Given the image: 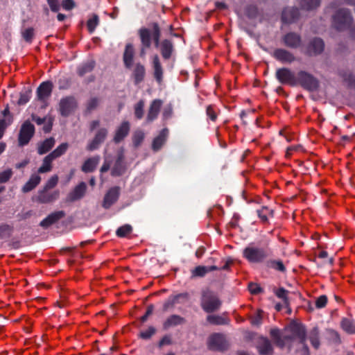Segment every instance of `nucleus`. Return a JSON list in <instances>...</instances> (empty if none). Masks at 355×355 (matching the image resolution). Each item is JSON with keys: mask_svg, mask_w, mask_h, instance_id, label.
Returning <instances> with one entry per match:
<instances>
[{"mask_svg": "<svg viewBox=\"0 0 355 355\" xmlns=\"http://www.w3.org/2000/svg\"><path fill=\"white\" fill-rule=\"evenodd\" d=\"M221 305L222 301L214 291L209 288L201 291L200 306L205 312L211 313L217 311Z\"/></svg>", "mask_w": 355, "mask_h": 355, "instance_id": "1", "label": "nucleus"}, {"mask_svg": "<svg viewBox=\"0 0 355 355\" xmlns=\"http://www.w3.org/2000/svg\"><path fill=\"white\" fill-rule=\"evenodd\" d=\"M295 83L296 85H300L309 92H317L320 87V80L312 73L304 70H300L297 73Z\"/></svg>", "mask_w": 355, "mask_h": 355, "instance_id": "2", "label": "nucleus"}, {"mask_svg": "<svg viewBox=\"0 0 355 355\" xmlns=\"http://www.w3.org/2000/svg\"><path fill=\"white\" fill-rule=\"evenodd\" d=\"M353 22L351 12L347 8L338 9L332 16V26L338 31L349 29Z\"/></svg>", "mask_w": 355, "mask_h": 355, "instance_id": "3", "label": "nucleus"}, {"mask_svg": "<svg viewBox=\"0 0 355 355\" xmlns=\"http://www.w3.org/2000/svg\"><path fill=\"white\" fill-rule=\"evenodd\" d=\"M269 256V250L263 248L248 246L243 251V257L252 263H262Z\"/></svg>", "mask_w": 355, "mask_h": 355, "instance_id": "4", "label": "nucleus"}, {"mask_svg": "<svg viewBox=\"0 0 355 355\" xmlns=\"http://www.w3.org/2000/svg\"><path fill=\"white\" fill-rule=\"evenodd\" d=\"M324 46V42L322 38L314 37L305 45L303 53L309 57L318 56L323 53Z\"/></svg>", "mask_w": 355, "mask_h": 355, "instance_id": "5", "label": "nucleus"}, {"mask_svg": "<svg viewBox=\"0 0 355 355\" xmlns=\"http://www.w3.org/2000/svg\"><path fill=\"white\" fill-rule=\"evenodd\" d=\"M35 134V126L29 121L23 123L18 135V144L19 146L27 145Z\"/></svg>", "mask_w": 355, "mask_h": 355, "instance_id": "6", "label": "nucleus"}, {"mask_svg": "<svg viewBox=\"0 0 355 355\" xmlns=\"http://www.w3.org/2000/svg\"><path fill=\"white\" fill-rule=\"evenodd\" d=\"M275 78L282 85L296 86V76L289 68L282 67L276 70Z\"/></svg>", "mask_w": 355, "mask_h": 355, "instance_id": "7", "label": "nucleus"}, {"mask_svg": "<svg viewBox=\"0 0 355 355\" xmlns=\"http://www.w3.org/2000/svg\"><path fill=\"white\" fill-rule=\"evenodd\" d=\"M208 347L211 350L223 352L227 349L228 345L223 334L216 333L209 338Z\"/></svg>", "mask_w": 355, "mask_h": 355, "instance_id": "8", "label": "nucleus"}, {"mask_svg": "<svg viewBox=\"0 0 355 355\" xmlns=\"http://www.w3.org/2000/svg\"><path fill=\"white\" fill-rule=\"evenodd\" d=\"M283 44L292 49H297L301 47L302 44V37L295 32H288L282 37Z\"/></svg>", "mask_w": 355, "mask_h": 355, "instance_id": "9", "label": "nucleus"}, {"mask_svg": "<svg viewBox=\"0 0 355 355\" xmlns=\"http://www.w3.org/2000/svg\"><path fill=\"white\" fill-rule=\"evenodd\" d=\"M77 103L73 96H66L61 98L59 103V111L62 116H68L76 109Z\"/></svg>", "mask_w": 355, "mask_h": 355, "instance_id": "10", "label": "nucleus"}, {"mask_svg": "<svg viewBox=\"0 0 355 355\" xmlns=\"http://www.w3.org/2000/svg\"><path fill=\"white\" fill-rule=\"evenodd\" d=\"M138 34L141 44L139 55L141 58H144L146 49L151 46V31L150 29L143 27L139 30Z\"/></svg>", "mask_w": 355, "mask_h": 355, "instance_id": "11", "label": "nucleus"}, {"mask_svg": "<svg viewBox=\"0 0 355 355\" xmlns=\"http://www.w3.org/2000/svg\"><path fill=\"white\" fill-rule=\"evenodd\" d=\"M290 330L295 338L299 339V342L302 344L306 352H308V347L306 345V331L304 326L302 324L293 322L290 325Z\"/></svg>", "mask_w": 355, "mask_h": 355, "instance_id": "12", "label": "nucleus"}, {"mask_svg": "<svg viewBox=\"0 0 355 355\" xmlns=\"http://www.w3.org/2000/svg\"><path fill=\"white\" fill-rule=\"evenodd\" d=\"M272 57L282 64H291L296 60V58L292 52L282 48L275 49Z\"/></svg>", "mask_w": 355, "mask_h": 355, "instance_id": "13", "label": "nucleus"}, {"mask_svg": "<svg viewBox=\"0 0 355 355\" xmlns=\"http://www.w3.org/2000/svg\"><path fill=\"white\" fill-rule=\"evenodd\" d=\"M60 196L59 190L50 191L49 190H40L36 196V201L42 204L51 203L58 199Z\"/></svg>", "mask_w": 355, "mask_h": 355, "instance_id": "14", "label": "nucleus"}, {"mask_svg": "<svg viewBox=\"0 0 355 355\" xmlns=\"http://www.w3.org/2000/svg\"><path fill=\"white\" fill-rule=\"evenodd\" d=\"M108 131L105 128H100L95 134L93 139L87 144V150L89 151H93L99 148L100 145L104 142Z\"/></svg>", "mask_w": 355, "mask_h": 355, "instance_id": "15", "label": "nucleus"}, {"mask_svg": "<svg viewBox=\"0 0 355 355\" xmlns=\"http://www.w3.org/2000/svg\"><path fill=\"white\" fill-rule=\"evenodd\" d=\"M119 195V187H113L110 188L104 196L102 206L106 209H109L118 200Z\"/></svg>", "mask_w": 355, "mask_h": 355, "instance_id": "16", "label": "nucleus"}, {"mask_svg": "<svg viewBox=\"0 0 355 355\" xmlns=\"http://www.w3.org/2000/svg\"><path fill=\"white\" fill-rule=\"evenodd\" d=\"M66 216V213L64 211H54L49 215H48L45 218H44L40 223V225L46 229L49 227L51 225L55 224L58 220L62 219Z\"/></svg>", "mask_w": 355, "mask_h": 355, "instance_id": "17", "label": "nucleus"}, {"mask_svg": "<svg viewBox=\"0 0 355 355\" xmlns=\"http://www.w3.org/2000/svg\"><path fill=\"white\" fill-rule=\"evenodd\" d=\"M300 17V11L297 8H286L282 13V21L284 24L295 22Z\"/></svg>", "mask_w": 355, "mask_h": 355, "instance_id": "18", "label": "nucleus"}, {"mask_svg": "<svg viewBox=\"0 0 355 355\" xmlns=\"http://www.w3.org/2000/svg\"><path fill=\"white\" fill-rule=\"evenodd\" d=\"M53 84L51 81L42 82L37 89V99L44 101L51 94Z\"/></svg>", "mask_w": 355, "mask_h": 355, "instance_id": "19", "label": "nucleus"}, {"mask_svg": "<svg viewBox=\"0 0 355 355\" xmlns=\"http://www.w3.org/2000/svg\"><path fill=\"white\" fill-rule=\"evenodd\" d=\"M162 105V101L160 99H155L151 102L146 116L148 123L153 122L157 118Z\"/></svg>", "mask_w": 355, "mask_h": 355, "instance_id": "20", "label": "nucleus"}, {"mask_svg": "<svg viewBox=\"0 0 355 355\" xmlns=\"http://www.w3.org/2000/svg\"><path fill=\"white\" fill-rule=\"evenodd\" d=\"M135 56L134 46L131 43H128L125 45V49L123 53V62L124 67L130 69L132 68L133 64V60Z\"/></svg>", "mask_w": 355, "mask_h": 355, "instance_id": "21", "label": "nucleus"}, {"mask_svg": "<svg viewBox=\"0 0 355 355\" xmlns=\"http://www.w3.org/2000/svg\"><path fill=\"white\" fill-rule=\"evenodd\" d=\"M86 189V184L84 182H81L71 192L68 194L67 201L73 202L82 198L85 193Z\"/></svg>", "mask_w": 355, "mask_h": 355, "instance_id": "22", "label": "nucleus"}, {"mask_svg": "<svg viewBox=\"0 0 355 355\" xmlns=\"http://www.w3.org/2000/svg\"><path fill=\"white\" fill-rule=\"evenodd\" d=\"M146 76V68L141 62L135 64L132 72V77L134 80L135 85H139L144 81Z\"/></svg>", "mask_w": 355, "mask_h": 355, "instance_id": "23", "label": "nucleus"}, {"mask_svg": "<svg viewBox=\"0 0 355 355\" xmlns=\"http://www.w3.org/2000/svg\"><path fill=\"white\" fill-rule=\"evenodd\" d=\"M130 123L128 121H123L119 127L116 129L114 136L113 141L118 144L126 137L130 132Z\"/></svg>", "mask_w": 355, "mask_h": 355, "instance_id": "24", "label": "nucleus"}, {"mask_svg": "<svg viewBox=\"0 0 355 355\" xmlns=\"http://www.w3.org/2000/svg\"><path fill=\"white\" fill-rule=\"evenodd\" d=\"M257 347L261 355H270L273 352L272 344L266 337L261 336L259 338Z\"/></svg>", "mask_w": 355, "mask_h": 355, "instance_id": "25", "label": "nucleus"}, {"mask_svg": "<svg viewBox=\"0 0 355 355\" xmlns=\"http://www.w3.org/2000/svg\"><path fill=\"white\" fill-rule=\"evenodd\" d=\"M160 53L164 60H169L174 51L173 43L171 40L164 39L160 44Z\"/></svg>", "mask_w": 355, "mask_h": 355, "instance_id": "26", "label": "nucleus"}, {"mask_svg": "<svg viewBox=\"0 0 355 355\" xmlns=\"http://www.w3.org/2000/svg\"><path fill=\"white\" fill-rule=\"evenodd\" d=\"M152 67L155 79L158 83H161L163 80L164 70L157 55H155L153 58Z\"/></svg>", "mask_w": 355, "mask_h": 355, "instance_id": "27", "label": "nucleus"}, {"mask_svg": "<svg viewBox=\"0 0 355 355\" xmlns=\"http://www.w3.org/2000/svg\"><path fill=\"white\" fill-rule=\"evenodd\" d=\"M126 171L125 165L123 163V155H119L114 163L111 171V175L113 177H119L122 175Z\"/></svg>", "mask_w": 355, "mask_h": 355, "instance_id": "28", "label": "nucleus"}, {"mask_svg": "<svg viewBox=\"0 0 355 355\" xmlns=\"http://www.w3.org/2000/svg\"><path fill=\"white\" fill-rule=\"evenodd\" d=\"M100 159L101 157L99 155L87 159L82 165V171L86 173L93 172L98 164Z\"/></svg>", "mask_w": 355, "mask_h": 355, "instance_id": "29", "label": "nucleus"}, {"mask_svg": "<svg viewBox=\"0 0 355 355\" xmlns=\"http://www.w3.org/2000/svg\"><path fill=\"white\" fill-rule=\"evenodd\" d=\"M168 135V130L164 128L161 130L158 136L153 141L152 148L155 151L159 150L164 144Z\"/></svg>", "mask_w": 355, "mask_h": 355, "instance_id": "30", "label": "nucleus"}, {"mask_svg": "<svg viewBox=\"0 0 355 355\" xmlns=\"http://www.w3.org/2000/svg\"><path fill=\"white\" fill-rule=\"evenodd\" d=\"M55 139L51 137L37 144V153L40 155L49 152L55 146Z\"/></svg>", "mask_w": 355, "mask_h": 355, "instance_id": "31", "label": "nucleus"}, {"mask_svg": "<svg viewBox=\"0 0 355 355\" xmlns=\"http://www.w3.org/2000/svg\"><path fill=\"white\" fill-rule=\"evenodd\" d=\"M340 328L347 334H355V320L352 318H343L340 324Z\"/></svg>", "mask_w": 355, "mask_h": 355, "instance_id": "32", "label": "nucleus"}, {"mask_svg": "<svg viewBox=\"0 0 355 355\" xmlns=\"http://www.w3.org/2000/svg\"><path fill=\"white\" fill-rule=\"evenodd\" d=\"M185 322V319L176 314H173L169 316L163 323V328L168 329L171 327H175L180 324H182Z\"/></svg>", "mask_w": 355, "mask_h": 355, "instance_id": "33", "label": "nucleus"}, {"mask_svg": "<svg viewBox=\"0 0 355 355\" xmlns=\"http://www.w3.org/2000/svg\"><path fill=\"white\" fill-rule=\"evenodd\" d=\"M96 66V62L93 60H88L80 64L77 67V74L83 77L86 73L92 72Z\"/></svg>", "mask_w": 355, "mask_h": 355, "instance_id": "34", "label": "nucleus"}, {"mask_svg": "<svg viewBox=\"0 0 355 355\" xmlns=\"http://www.w3.org/2000/svg\"><path fill=\"white\" fill-rule=\"evenodd\" d=\"M41 177L37 174H33L28 181L23 186L22 191L28 193L34 189L40 182Z\"/></svg>", "mask_w": 355, "mask_h": 355, "instance_id": "35", "label": "nucleus"}, {"mask_svg": "<svg viewBox=\"0 0 355 355\" xmlns=\"http://www.w3.org/2000/svg\"><path fill=\"white\" fill-rule=\"evenodd\" d=\"M225 313L221 315H208L207 316V321L214 325H225L228 324L230 320L225 317Z\"/></svg>", "mask_w": 355, "mask_h": 355, "instance_id": "36", "label": "nucleus"}, {"mask_svg": "<svg viewBox=\"0 0 355 355\" xmlns=\"http://www.w3.org/2000/svg\"><path fill=\"white\" fill-rule=\"evenodd\" d=\"M266 266L270 269L277 272L284 273L286 272V268L284 262L280 259H269L266 261Z\"/></svg>", "mask_w": 355, "mask_h": 355, "instance_id": "37", "label": "nucleus"}, {"mask_svg": "<svg viewBox=\"0 0 355 355\" xmlns=\"http://www.w3.org/2000/svg\"><path fill=\"white\" fill-rule=\"evenodd\" d=\"M270 336L273 342L279 347L283 348L285 345L284 341L282 338L281 330L277 327H274L270 331Z\"/></svg>", "mask_w": 355, "mask_h": 355, "instance_id": "38", "label": "nucleus"}, {"mask_svg": "<svg viewBox=\"0 0 355 355\" xmlns=\"http://www.w3.org/2000/svg\"><path fill=\"white\" fill-rule=\"evenodd\" d=\"M153 31L151 33V40L154 42L155 46L156 48H160V37H161V29L159 24L157 22L152 24Z\"/></svg>", "mask_w": 355, "mask_h": 355, "instance_id": "39", "label": "nucleus"}, {"mask_svg": "<svg viewBox=\"0 0 355 355\" xmlns=\"http://www.w3.org/2000/svg\"><path fill=\"white\" fill-rule=\"evenodd\" d=\"M339 75L347 84L348 87L355 88V76L349 71L340 70Z\"/></svg>", "mask_w": 355, "mask_h": 355, "instance_id": "40", "label": "nucleus"}, {"mask_svg": "<svg viewBox=\"0 0 355 355\" xmlns=\"http://www.w3.org/2000/svg\"><path fill=\"white\" fill-rule=\"evenodd\" d=\"M54 159L51 157L50 154L44 157L42 161V166L38 168L39 173H44L51 171L52 169V162Z\"/></svg>", "mask_w": 355, "mask_h": 355, "instance_id": "41", "label": "nucleus"}, {"mask_svg": "<svg viewBox=\"0 0 355 355\" xmlns=\"http://www.w3.org/2000/svg\"><path fill=\"white\" fill-rule=\"evenodd\" d=\"M257 213L263 223H267L268 221V216L273 217L274 215V211L266 206L262 207L261 209H258Z\"/></svg>", "mask_w": 355, "mask_h": 355, "instance_id": "42", "label": "nucleus"}, {"mask_svg": "<svg viewBox=\"0 0 355 355\" xmlns=\"http://www.w3.org/2000/svg\"><path fill=\"white\" fill-rule=\"evenodd\" d=\"M14 231V227L6 223L0 225V239H9Z\"/></svg>", "mask_w": 355, "mask_h": 355, "instance_id": "43", "label": "nucleus"}, {"mask_svg": "<svg viewBox=\"0 0 355 355\" xmlns=\"http://www.w3.org/2000/svg\"><path fill=\"white\" fill-rule=\"evenodd\" d=\"M68 148H69L68 143H67V142L62 143L49 154H50L51 157H52L54 159H55L61 157L64 154H65Z\"/></svg>", "mask_w": 355, "mask_h": 355, "instance_id": "44", "label": "nucleus"}, {"mask_svg": "<svg viewBox=\"0 0 355 355\" xmlns=\"http://www.w3.org/2000/svg\"><path fill=\"white\" fill-rule=\"evenodd\" d=\"M309 338L314 348L318 349L320 347L319 329L317 327L312 329Z\"/></svg>", "mask_w": 355, "mask_h": 355, "instance_id": "45", "label": "nucleus"}, {"mask_svg": "<svg viewBox=\"0 0 355 355\" xmlns=\"http://www.w3.org/2000/svg\"><path fill=\"white\" fill-rule=\"evenodd\" d=\"M320 4V0H302L300 5L302 9L306 10H314Z\"/></svg>", "mask_w": 355, "mask_h": 355, "instance_id": "46", "label": "nucleus"}, {"mask_svg": "<svg viewBox=\"0 0 355 355\" xmlns=\"http://www.w3.org/2000/svg\"><path fill=\"white\" fill-rule=\"evenodd\" d=\"M32 90L30 88L25 89L20 93V96L18 100L17 104L19 105H23L26 104L31 99Z\"/></svg>", "mask_w": 355, "mask_h": 355, "instance_id": "47", "label": "nucleus"}, {"mask_svg": "<svg viewBox=\"0 0 355 355\" xmlns=\"http://www.w3.org/2000/svg\"><path fill=\"white\" fill-rule=\"evenodd\" d=\"M132 232V227L130 225L125 224L119 227L116 231V234L119 238H123L127 236Z\"/></svg>", "mask_w": 355, "mask_h": 355, "instance_id": "48", "label": "nucleus"}, {"mask_svg": "<svg viewBox=\"0 0 355 355\" xmlns=\"http://www.w3.org/2000/svg\"><path fill=\"white\" fill-rule=\"evenodd\" d=\"M144 101L143 100H140L138 103L135 105L134 107V113L136 119H141L144 116Z\"/></svg>", "mask_w": 355, "mask_h": 355, "instance_id": "49", "label": "nucleus"}, {"mask_svg": "<svg viewBox=\"0 0 355 355\" xmlns=\"http://www.w3.org/2000/svg\"><path fill=\"white\" fill-rule=\"evenodd\" d=\"M327 332L329 336V339L334 344L339 345L341 343V338L339 333L333 329H327Z\"/></svg>", "mask_w": 355, "mask_h": 355, "instance_id": "50", "label": "nucleus"}, {"mask_svg": "<svg viewBox=\"0 0 355 355\" xmlns=\"http://www.w3.org/2000/svg\"><path fill=\"white\" fill-rule=\"evenodd\" d=\"M144 139V133L142 130H137L132 136V143L135 148L139 147Z\"/></svg>", "mask_w": 355, "mask_h": 355, "instance_id": "51", "label": "nucleus"}, {"mask_svg": "<svg viewBox=\"0 0 355 355\" xmlns=\"http://www.w3.org/2000/svg\"><path fill=\"white\" fill-rule=\"evenodd\" d=\"M99 19L98 15H94L92 18L89 19L87 22V26L89 33H93L98 26Z\"/></svg>", "mask_w": 355, "mask_h": 355, "instance_id": "52", "label": "nucleus"}, {"mask_svg": "<svg viewBox=\"0 0 355 355\" xmlns=\"http://www.w3.org/2000/svg\"><path fill=\"white\" fill-rule=\"evenodd\" d=\"M13 175L11 168H8L2 172H0V184L8 182Z\"/></svg>", "mask_w": 355, "mask_h": 355, "instance_id": "53", "label": "nucleus"}, {"mask_svg": "<svg viewBox=\"0 0 355 355\" xmlns=\"http://www.w3.org/2000/svg\"><path fill=\"white\" fill-rule=\"evenodd\" d=\"M209 272L207 266H198L192 271V275L194 277H204Z\"/></svg>", "mask_w": 355, "mask_h": 355, "instance_id": "54", "label": "nucleus"}, {"mask_svg": "<svg viewBox=\"0 0 355 355\" xmlns=\"http://www.w3.org/2000/svg\"><path fill=\"white\" fill-rule=\"evenodd\" d=\"M245 14L248 18L254 19L258 15V8L254 5H249L245 8Z\"/></svg>", "mask_w": 355, "mask_h": 355, "instance_id": "55", "label": "nucleus"}, {"mask_svg": "<svg viewBox=\"0 0 355 355\" xmlns=\"http://www.w3.org/2000/svg\"><path fill=\"white\" fill-rule=\"evenodd\" d=\"M156 332V329L154 327H149L146 331H141L139 337L144 340L150 339Z\"/></svg>", "mask_w": 355, "mask_h": 355, "instance_id": "56", "label": "nucleus"}, {"mask_svg": "<svg viewBox=\"0 0 355 355\" xmlns=\"http://www.w3.org/2000/svg\"><path fill=\"white\" fill-rule=\"evenodd\" d=\"M24 40L31 43L34 37V29L33 28H28L22 31L21 33Z\"/></svg>", "mask_w": 355, "mask_h": 355, "instance_id": "57", "label": "nucleus"}, {"mask_svg": "<svg viewBox=\"0 0 355 355\" xmlns=\"http://www.w3.org/2000/svg\"><path fill=\"white\" fill-rule=\"evenodd\" d=\"M98 103L99 101L98 98L94 97L90 98L87 103L86 112L89 113L92 112L98 107Z\"/></svg>", "mask_w": 355, "mask_h": 355, "instance_id": "58", "label": "nucleus"}, {"mask_svg": "<svg viewBox=\"0 0 355 355\" xmlns=\"http://www.w3.org/2000/svg\"><path fill=\"white\" fill-rule=\"evenodd\" d=\"M274 292L276 296L278 298L282 299L284 303L288 302L287 294L288 293V291L287 290L283 287H281L277 290H275Z\"/></svg>", "mask_w": 355, "mask_h": 355, "instance_id": "59", "label": "nucleus"}, {"mask_svg": "<svg viewBox=\"0 0 355 355\" xmlns=\"http://www.w3.org/2000/svg\"><path fill=\"white\" fill-rule=\"evenodd\" d=\"M248 290L252 295H258L263 293V289L258 284L254 282L249 283Z\"/></svg>", "mask_w": 355, "mask_h": 355, "instance_id": "60", "label": "nucleus"}, {"mask_svg": "<svg viewBox=\"0 0 355 355\" xmlns=\"http://www.w3.org/2000/svg\"><path fill=\"white\" fill-rule=\"evenodd\" d=\"M58 182V177L55 175H53L46 183L44 188L42 189L50 190L54 188Z\"/></svg>", "mask_w": 355, "mask_h": 355, "instance_id": "61", "label": "nucleus"}, {"mask_svg": "<svg viewBox=\"0 0 355 355\" xmlns=\"http://www.w3.org/2000/svg\"><path fill=\"white\" fill-rule=\"evenodd\" d=\"M172 296L176 304L184 303L189 299V294L187 292L179 293Z\"/></svg>", "mask_w": 355, "mask_h": 355, "instance_id": "62", "label": "nucleus"}, {"mask_svg": "<svg viewBox=\"0 0 355 355\" xmlns=\"http://www.w3.org/2000/svg\"><path fill=\"white\" fill-rule=\"evenodd\" d=\"M328 298L327 295H322L319 296L315 300V306L318 309H322L326 306Z\"/></svg>", "mask_w": 355, "mask_h": 355, "instance_id": "63", "label": "nucleus"}, {"mask_svg": "<svg viewBox=\"0 0 355 355\" xmlns=\"http://www.w3.org/2000/svg\"><path fill=\"white\" fill-rule=\"evenodd\" d=\"M261 311H259L257 314L251 318V324L253 326L259 327L262 323Z\"/></svg>", "mask_w": 355, "mask_h": 355, "instance_id": "64", "label": "nucleus"}]
</instances>
